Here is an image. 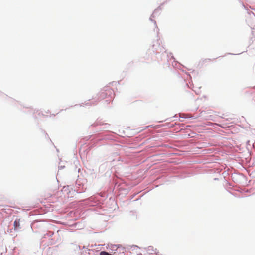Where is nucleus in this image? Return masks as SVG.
I'll use <instances>...</instances> for the list:
<instances>
[{"label": "nucleus", "instance_id": "nucleus-1", "mask_svg": "<svg viewBox=\"0 0 255 255\" xmlns=\"http://www.w3.org/2000/svg\"><path fill=\"white\" fill-rule=\"evenodd\" d=\"M20 220L19 219H16L14 222V229L15 230H17L20 228Z\"/></svg>", "mask_w": 255, "mask_h": 255}]
</instances>
